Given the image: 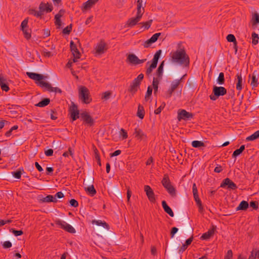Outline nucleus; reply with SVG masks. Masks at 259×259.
<instances>
[{"instance_id": "f257e3e1", "label": "nucleus", "mask_w": 259, "mask_h": 259, "mask_svg": "<svg viewBox=\"0 0 259 259\" xmlns=\"http://www.w3.org/2000/svg\"><path fill=\"white\" fill-rule=\"evenodd\" d=\"M171 61L185 67H189L190 65V58L184 48L178 49L172 54Z\"/></svg>"}, {"instance_id": "f03ea898", "label": "nucleus", "mask_w": 259, "mask_h": 259, "mask_svg": "<svg viewBox=\"0 0 259 259\" xmlns=\"http://www.w3.org/2000/svg\"><path fill=\"white\" fill-rule=\"evenodd\" d=\"M26 75L30 79L35 80L36 83L39 84L40 87L45 88L46 90L50 92L53 91V87L50 83L42 80L45 78V76L42 74L34 72H27Z\"/></svg>"}, {"instance_id": "7ed1b4c3", "label": "nucleus", "mask_w": 259, "mask_h": 259, "mask_svg": "<svg viewBox=\"0 0 259 259\" xmlns=\"http://www.w3.org/2000/svg\"><path fill=\"white\" fill-rule=\"evenodd\" d=\"M176 218L178 221L179 224L185 225L184 227L180 228L181 230H183L186 234L193 233L194 229L189 222V217H184L182 214H177Z\"/></svg>"}, {"instance_id": "20e7f679", "label": "nucleus", "mask_w": 259, "mask_h": 259, "mask_svg": "<svg viewBox=\"0 0 259 259\" xmlns=\"http://www.w3.org/2000/svg\"><path fill=\"white\" fill-rule=\"evenodd\" d=\"M161 184L171 197H174L176 196V190L172 185L168 174H166L164 175L161 181Z\"/></svg>"}, {"instance_id": "39448f33", "label": "nucleus", "mask_w": 259, "mask_h": 259, "mask_svg": "<svg viewBox=\"0 0 259 259\" xmlns=\"http://www.w3.org/2000/svg\"><path fill=\"white\" fill-rule=\"evenodd\" d=\"M75 39L76 40V43H75L72 40H71L70 42V50L74 57L73 59V62L74 63L77 62V59L80 58L81 56V54L77 48V45L80 47H81V43L78 38H76Z\"/></svg>"}, {"instance_id": "423d86ee", "label": "nucleus", "mask_w": 259, "mask_h": 259, "mask_svg": "<svg viewBox=\"0 0 259 259\" xmlns=\"http://www.w3.org/2000/svg\"><path fill=\"white\" fill-rule=\"evenodd\" d=\"M227 94V90L223 87L214 85L212 94L209 96L210 100H217L220 96H223Z\"/></svg>"}, {"instance_id": "0eeeda50", "label": "nucleus", "mask_w": 259, "mask_h": 259, "mask_svg": "<svg viewBox=\"0 0 259 259\" xmlns=\"http://www.w3.org/2000/svg\"><path fill=\"white\" fill-rule=\"evenodd\" d=\"M79 98L85 104H89L92 101L89 90L85 87H81L79 90Z\"/></svg>"}, {"instance_id": "6e6552de", "label": "nucleus", "mask_w": 259, "mask_h": 259, "mask_svg": "<svg viewBox=\"0 0 259 259\" xmlns=\"http://www.w3.org/2000/svg\"><path fill=\"white\" fill-rule=\"evenodd\" d=\"M69 112L70 115V118L72 122L76 120L80 117V113L78 109V107L74 102H71V106L69 107Z\"/></svg>"}, {"instance_id": "1a4fd4ad", "label": "nucleus", "mask_w": 259, "mask_h": 259, "mask_svg": "<svg viewBox=\"0 0 259 259\" xmlns=\"http://www.w3.org/2000/svg\"><path fill=\"white\" fill-rule=\"evenodd\" d=\"M80 117L84 124L88 126L91 127L94 125L95 120L88 112L86 111L81 112L80 114Z\"/></svg>"}, {"instance_id": "9d476101", "label": "nucleus", "mask_w": 259, "mask_h": 259, "mask_svg": "<svg viewBox=\"0 0 259 259\" xmlns=\"http://www.w3.org/2000/svg\"><path fill=\"white\" fill-rule=\"evenodd\" d=\"M55 224L60 226L61 229L70 233L73 234L76 232L75 229L72 226L61 220H56Z\"/></svg>"}, {"instance_id": "9b49d317", "label": "nucleus", "mask_w": 259, "mask_h": 259, "mask_svg": "<svg viewBox=\"0 0 259 259\" xmlns=\"http://www.w3.org/2000/svg\"><path fill=\"white\" fill-rule=\"evenodd\" d=\"M193 116V113L187 112L185 109H180L178 112L177 118L179 121H181L182 119L188 120L192 118Z\"/></svg>"}, {"instance_id": "f8f14e48", "label": "nucleus", "mask_w": 259, "mask_h": 259, "mask_svg": "<svg viewBox=\"0 0 259 259\" xmlns=\"http://www.w3.org/2000/svg\"><path fill=\"white\" fill-rule=\"evenodd\" d=\"M259 77V70H254L252 74L249 75V78L251 79L250 85L252 89H255L259 83L258 81Z\"/></svg>"}, {"instance_id": "ddd939ff", "label": "nucleus", "mask_w": 259, "mask_h": 259, "mask_svg": "<svg viewBox=\"0 0 259 259\" xmlns=\"http://www.w3.org/2000/svg\"><path fill=\"white\" fill-rule=\"evenodd\" d=\"M220 187L224 188L227 187L228 189L233 190H236L237 188V185L228 178L223 180Z\"/></svg>"}, {"instance_id": "4468645a", "label": "nucleus", "mask_w": 259, "mask_h": 259, "mask_svg": "<svg viewBox=\"0 0 259 259\" xmlns=\"http://www.w3.org/2000/svg\"><path fill=\"white\" fill-rule=\"evenodd\" d=\"M38 8L40 13H42V15H44L45 12L46 13H50L52 12L53 9V7L51 4H50L48 3L45 4L43 2L40 3Z\"/></svg>"}, {"instance_id": "2eb2a0df", "label": "nucleus", "mask_w": 259, "mask_h": 259, "mask_svg": "<svg viewBox=\"0 0 259 259\" xmlns=\"http://www.w3.org/2000/svg\"><path fill=\"white\" fill-rule=\"evenodd\" d=\"M144 191L149 200L151 202L154 203L155 202V194L152 188L148 185H145L144 186Z\"/></svg>"}, {"instance_id": "dca6fc26", "label": "nucleus", "mask_w": 259, "mask_h": 259, "mask_svg": "<svg viewBox=\"0 0 259 259\" xmlns=\"http://www.w3.org/2000/svg\"><path fill=\"white\" fill-rule=\"evenodd\" d=\"M164 61H162L159 64L157 69L156 71L155 75L156 77H153V79H156L158 81H160L162 79L163 67L164 66Z\"/></svg>"}, {"instance_id": "f3484780", "label": "nucleus", "mask_w": 259, "mask_h": 259, "mask_svg": "<svg viewBox=\"0 0 259 259\" xmlns=\"http://www.w3.org/2000/svg\"><path fill=\"white\" fill-rule=\"evenodd\" d=\"M217 227L214 225H212L211 228L209 229L207 232L203 233L202 235L201 236L200 239L201 240H208L210 237H211L214 233V231L216 230Z\"/></svg>"}, {"instance_id": "a211bd4d", "label": "nucleus", "mask_w": 259, "mask_h": 259, "mask_svg": "<svg viewBox=\"0 0 259 259\" xmlns=\"http://www.w3.org/2000/svg\"><path fill=\"white\" fill-rule=\"evenodd\" d=\"M134 134L135 135L136 138L140 140H144L147 138L146 135L142 131V130L139 128H136L135 129Z\"/></svg>"}, {"instance_id": "6ab92c4d", "label": "nucleus", "mask_w": 259, "mask_h": 259, "mask_svg": "<svg viewBox=\"0 0 259 259\" xmlns=\"http://www.w3.org/2000/svg\"><path fill=\"white\" fill-rule=\"evenodd\" d=\"M39 198H40V196H38ZM39 201L40 202H57V199L54 197V196L52 195H48L45 197H42V198H39Z\"/></svg>"}, {"instance_id": "aec40b11", "label": "nucleus", "mask_w": 259, "mask_h": 259, "mask_svg": "<svg viewBox=\"0 0 259 259\" xmlns=\"http://www.w3.org/2000/svg\"><path fill=\"white\" fill-rule=\"evenodd\" d=\"M141 20L137 17H132L130 18L126 22L125 27H133L137 25Z\"/></svg>"}, {"instance_id": "412c9836", "label": "nucleus", "mask_w": 259, "mask_h": 259, "mask_svg": "<svg viewBox=\"0 0 259 259\" xmlns=\"http://www.w3.org/2000/svg\"><path fill=\"white\" fill-rule=\"evenodd\" d=\"M63 13L64 11L63 10H60L59 13L55 16V24L57 26V28L58 29H60L62 25V22L60 18L62 17Z\"/></svg>"}, {"instance_id": "4be33fe9", "label": "nucleus", "mask_w": 259, "mask_h": 259, "mask_svg": "<svg viewBox=\"0 0 259 259\" xmlns=\"http://www.w3.org/2000/svg\"><path fill=\"white\" fill-rule=\"evenodd\" d=\"M161 204L164 211L168 214L171 217H173L174 216V212L171 208L167 205L166 202L165 200H163L161 202Z\"/></svg>"}, {"instance_id": "5701e85b", "label": "nucleus", "mask_w": 259, "mask_h": 259, "mask_svg": "<svg viewBox=\"0 0 259 259\" xmlns=\"http://www.w3.org/2000/svg\"><path fill=\"white\" fill-rule=\"evenodd\" d=\"M140 85L138 82H137L133 80L128 89V92H130L133 95L137 91L138 89L140 88Z\"/></svg>"}, {"instance_id": "b1692460", "label": "nucleus", "mask_w": 259, "mask_h": 259, "mask_svg": "<svg viewBox=\"0 0 259 259\" xmlns=\"http://www.w3.org/2000/svg\"><path fill=\"white\" fill-rule=\"evenodd\" d=\"M106 46V44L104 41H101L96 47V53L98 54H103L105 52V50H106L105 49Z\"/></svg>"}, {"instance_id": "393cba45", "label": "nucleus", "mask_w": 259, "mask_h": 259, "mask_svg": "<svg viewBox=\"0 0 259 259\" xmlns=\"http://www.w3.org/2000/svg\"><path fill=\"white\" fill-rule=\"evenodd\" d=\"M237 82L236 83V89L241 91L243 88V79L241 72H238L236 75Z\"/></svg>"}, {"instance_id": "a878e982", "label": "nucleus", "mask_w": 259, "mask_h": 259, "mask_svg": "<svg viewBox=\"0 0 259 259\" xmlns=\"http://www.w3.org/2000/svg\"><path fill=\"white\" fill-rule=\"evenodd\" d=\"M92 223L93 224H95L97 226H102L103 228L106 229L107 230H109L110 229L109 225L105 221L94 220H92Z\"/></svg>"}, {"instance_id": "bb28decb", "label": "nucleus", "mask_w": 259, "mask_h": 259, "mask_svg": "<svg viewBox=\"0 0 259 259\" xmlns=\"http://www.w3.org/2000/svg\"><path fill=\"white\" fill-rule=\"evenodd\" d=\"M249 204L248 203L245 201L242 200L239 205L237 207L236 210V211L238 210H246L248 208Z\"/></svg>"}, {"instance_id": "cd10ccee", "label": "nucleus", "mask_w": 259, "mask_h": 259, "mask_svg": "<svg viewBox=\"0 0 259 259\" xmlns=\"http://www.w3.org/2000/svg\"><path fill=\"white\" fill-rule=\"evenodd\" d=\"M145 114V110L144 107L139 104L138 108V110L137 112V116L140 118V119H143L144 115Z\"/></svg>"}, {"instance_id": "c85d7f7f", "label": "nucleus", "mask_w": 259, "mask_h": 259, "mask_svg": "<svg viewBox=\"0 0 259 259\" xmlns=\"http://www.w3.org/2000/svg\"><path fill=\"white\" fill-rule=\"evenodd\" d=\"M84 190L86 192L91 196H94L97 193V191L95 189L93 185L88 186L87 187H85Z\"/></svg>"}, {"instance_id": "c756f323", "label": "nucleus", "mask_w": 259, "mask_h": 259, "mask_svg": "<svg viewBox=\"0 0 259 259\" xmlns=\"http://www.w3.org/2000/svg\"><path fill=\"white\" fill-rule=\"evenodd\" d=\"M0 86L3 91L8 92L10 89L6 79L3 77H0Z\"/></svg>"}, {"instance_id": "7c9ffc66", "label": "nucleus", "mask_w": 259, "mask_h": 259, "mask_svg": "<svg viewBox=\"0 0 259 259\" xmlns=\"http://www.w3.org/2000/svg\"><path fill=\"white\" fill-rule=\"evenodd\" d=\"M50 103V99L49 98H44L38 103L36 104L35 106L39 107H44L49 105Z\"/></svg>"}, {"instance_id": "2f4dec72", "label": "nucleus", "mask_w": 259, "mask_h": 259, "mask_svg": "<svg viewBox=\"0 0 259 259\" xmlns=\"http://www.w3.org/2000/svg\"><path fill=\"white\" fill-rule=\"evenodd\" d=\"M22 172H24V169L22 167L19 168L16 171H14L12 172V176L17 179H20L21 177V175Z\"/></svg>"}, {"instance_id": "473e14b6", "label": "nucleus", "mask_w": 259, "mask_h": 259, "mask_svg": "<svg viewBox=\"0 0 259 259\" xmlns=\"http://www.w3.org/2000/svg\"><path fill=\"white\" fill-rule=\"evenodd\" d=\"M127 60L130 63L137 65L138 57L134 54H131L128 55L127 58Z\"/></svg>"}, {"instance_id": "72a5a7b5", "label": "nucleus", "mask_w": 259, "mask_h": 259, "mask_svg": "<svg viewBox=\"0 0 259 259\" xmlns=\"http://www.w3.org/2000/svg\"><path fill=\"white\" fill-rule=\"evenodd\" d=\"M187 84L191 90H194L196 88V83L194 78H189L187 81Z\"/></svg>"}, {"instance_id": "f704fd0d", "label": "nucleus", "mask_w": 259, "mask_h": 259, "mask_svg": "<svg viewBox=\"0 0 259 259\" xmlns=\"http://www.w3.org/2000/svg\"><path fill=\"white\" fill-rule=\"evenodd\" d=\"M94 4L91 0H88L83 4L81 10L83 12L90 9Z\"/></svg>"}, {"instance_id": "c9c22d12", "label": "nucleus", "mask_w": 259, "mask_h": 259, "mask_svg": "<svg viewBox=\"0 0 259 259\" xmlns=\"http://www.w3.org/2000/svg\"><path fill=\"white\" fill-rule=\"evenodd\" d=\"M192 146L194 148H201L202 147H205V145L202 141H193L192 142Z\"/></svg>"}, {"instance_id": "e433bc0d", "label": "nucleus", "mask_w": 259, "mask_h": 259, "mask_svg": "<svg viewBox=\"0 0 259 259\" xmlns=\"http://www.w3.org/2000/svg\"><path fill=\"white\" fill-rule=\"evenodd\" d=\"M259 138V130L254 132L251 135L247 137L246 140L247 141H252L258 139Z\"/></svg>"}, {"instance_id": "4c0bfd02", "label": "nucleus", "mask_w": 259, "mask_h": 259, "mask_svg": "<svg viewBox=\"0 0 259 259\" xmlns=\"http://www.w3.org/2000/svg\"><path fill=\"white\" fill-rule=\"evenodd\" d=\"M162 53V51L161 50H159L157 51L154 54L153 58L152 59L151 62L154 63V64L157 65L158 60L160 57V55Z\"/></svg>"}, {"instance_id": "58836bf2", "label": "nucleus", "mask_w": 259, "mask_h": 259, "mask_svg": "<svg viewBox=\"0 0 259 259\" xmlns=\"http://www.w3.org/2000/svg\"><path fill=\"white\" fill-rule=\"evenodd\" d=\"M194 199L196 202V204L198 207V210L200 212H202L203 211V207L202 206L201 201L200 199L199 198V196L194 197Z\"/></svg>"}, {"instance_id": "ea45409f", "label": "nucleus", "mask_w": 259, "mask_h": 259, "mask_svg": "<svg viewBox=\"0 0 259 259\" xmlns=\"http://www.w3.org/2000/svg\"><path fill=\"white\" fill-rule=\"evenodd\" d=\"M252 25H256L259 23V14L257 13H254L251 19Z\"/></svg>"}, {"instance_id": "a19ab883", "label": "nucleus", "mask_w": 259, "mask_h": 259, "mask_svg": "<svg viewBox=\"0 0 259 259\" xmlns=\"http://www.w3.org/2000/svg\"><path fill=\"white\" fill-rule=\"evenodd\" d=\"M217 83L220 85H223L225 83V77L224 73L223 72H220L219 74V76L217 79Z\"/></svg>"}, {"instance_id": "79ce46f5", "label": "nucleus", "mask_w": 259, "mask_h": 259, "mask_svg": "<svg viewBox=\"0 0 259 259\" xmlns=\"http://www.w3.org/2000/svg\"><path fill=\"white\" fill-rule=\"evenodd\" d=\"M157 65L151 62V65L148 68H147L146 70V74L147 76H149L150 75H151L153 70L157 67Z\"/></svg>"}, {"instance_id": "37998d69", "label": "nucleus", "mask_w": 259, "mask_h": 259, "mask_svg": "<svg viewBox=\"0 0 259 259\" xmlns=\"http://www.w3.org/2000/svg\"><path fill=\"white\" fill-rule=\"evenodd\" d=\"M29 14L32 15L37 18H41L42 14L40 13L39 10L38 11H36L34 9H30L29 10Z\"/></svg>"}, {"instance_id": "c03bdc74", "label": "nucleus", "mask_w": 259, "mask_h": 259, "mask_svg": "<svg viewBox=\"0 0 259 259\" xmlns=\"http://www.w3.org/2000/svg\"><path fill=\"white\" fill-rule=\"evenodd\" d=\"M252 43L253 45H256L258 43V35L255 32H253L251 34Z\"/></svg>"}, {"instance_id": "a18cd8bd", "label": "nucleus", "mask_w": 259, "mask_h": 259, "mask_svg": "<svg viewBox=\"0 0 259 259\" xmlns=\"http://www.w3.org/2000/svg\"><path fill=\"white\" fill-rule=\"evenodd\" d=\"M181 82V79H176L171 82L170 87L175 91L177 89Z\"/></svg>"}, {"instance_id": "49530a36", "label": "nucleus", "mask_w": 259, "mask_h": 259, "mask_svg": "<svg viewBox=\"0 0 259 259\" xmlns=\"http://www.w3.org/2000/svg\"><path fill=\"white\" fill-rule=\"evenodd\" d=\"M94 182V178L92 176H89L87 178L86 180L83 184L88 186L93 185Z\"/></svg>"}, {"instance_id": "de8ad7c7", "label": "nucleus", "mask_w": 259, "mask_h": 259, "mask_svg": "<svg viewBox=\"0 0 259 259\" xmlns=\"http://www.w3.org/2000/svg\"><path fill=\"white\" fill-rule=\"evenodd\" d=\"M152 93V88L151 86H148L147 88V92L145 96V100L146 101H147L149 97L151 96Z\"/></svg>"}, {"instance_id": "09e8293b", "label": "nucleus", "mask_w": 259, "mask_h": 259, "mask_svg": "<svg viewBox=\"0 0 259 259\" xmlns=\"http://www.w3.org/2000/svg\"><path fill=\"white\" fill-rule=\"evenodd\" d=\"M72 24H70L63 29L62 32L64 34L69 35L72 31Z\"/></svg>"}, {"instance_id": "8fccbe9b", "label": "nucleus", "mask_w": 259, "mask_h": 259, "mask_svg": "<svg viewBox=\"0 0 259 259\" xmlns=\"http://www.w3.org/2000/svg\"><path fill=\"white\" fill-rule=\"evenodd\" d=\"M21 30L24 33L25 38L27 40L29 39L31 36V33L29 32V30L27 28H24L23 29H22Z\"/></svg>"}, {"instance_id": "3c124183", "label": "nucleus", "mask_w": 259, "mask_h": 259, "mask_svg": "<svg viewBox=\"0 0 259 259\" xmlns=\"http://www.w3.org/2000/svg\"><path fill=\"white\" fill-rule=\"evenodd\" d=\"M226 39L228 42H233V43L237 42V40H236V39L235 36L232 34H228L226 37Z\"/></svg>"}, {"instance_id": "603ef678", "label": "nucleus", "mask_w": 259, "mask_h": 259, "mask_svg": "<svg viewBox=\"0 0 259 259\" xmlns=\"http://www.w3.org/2000/svg\"><path fill=\"white\" fill-rule=\"evenodd\" d=\"M159 81L157 80L156 79H153L152 85L154 89V93H155L158 91V84Z\"/></svg>"}, {"instance_id": "864d4df0", "label": "nucleus", "mask_w": 259, "mask_h": 259, "mask_svg": "<svg viewBox=\"0 0 259 259\" xmlns=\"http://www.w3.org/2000/svg\"><path fill=\"white\" fill-rule=\"evenodd\" d=\"M165 105L166 104H165V102H162L161 103V104L160 105V106L157 109L155 110L154 113L155 114H160L161 113L162 110H163L164 109V108L165 107Z\"/></svg>"}, {"instance_id": "5fc2aeb1", "label": "nucleus", "mask_w": 259, "mask_h": 259, "mask_svg": "<svg viewBox=\"0 0 259 259\" xmlns=\"http://www.w3.org/2000/svg\"><path fill=\"white\" fill-rule=\"evenodd\" d=\"M152 21H153L152 20H149L148 21H146L145 22L141 23L140 24L143 25V26L144 27V28L145 29H148L151 26V24L152 23Z\"/></svg>"}, {"instance_id": "6e6d98bb", "label": "nucleus", "mask_w": 259, "mask_h": 259, "mask_svg": "<svg viewBox=\"0 0 259 259\" xmlns=\"http://www.w3.org/2000/svg\"><path fill=\"white\" fill-rule=\"evenodd\" d=\"M10 231L13 233L15 236H19L23 234V232L22 230H16L13 228L11 229Z\"/></svg>"}, {"instance_id": "4d7b16f0", "label": "nucleus", "mask_w": 259, "mask_h": 259, "mask_svg": "<svg viewBox=\"0 0 259 259\" xmlns=\"http://www.w3.org/2000/svg\"><path fill=\"white\" fill-rule=\"evenodd\" d=\"M154 42L152 41V39L149 38L144 42V43L143 44V46L145 48H148L150 47L151 46V45Z\"/></svg>"}, {"instance_id": "13d9d810", "label": "nucleus", "mask_w": 259, "mask_h": 259, "mask_svg": "<svg viewBox=\"0 0 259 259\" xmlns=\"http://www.w3.org/2000/svg\"><path fill=\"white\" fill-rule=\"evenodd\" d=\"M161 35V33L160 32L156 33L153 34L151 37L150 38L152 39V41L154 43L158 39L159 37Z\"/></svg>"}, {"instance_id": "bf43d9fd", "label": "nucleus", "mask_w": 259, "mask_h": 259, "mask_svg": "<svg viewBox=\"0 0 259 259\" xmlns=\"http://www.w3.org/2000/svg\"><path fill=\"white\" fill-rule=\"evenodd\" d=\"M144 78V74L143 73L140 74L136 78H135L133 80L135 81L138 82L139 84H141V81Z\"/></svg>"}, {"instance_id": "052dcab7", "label": "nucleus", "mask_w": 259, "mask_h": 259, "mask_svg": "<svg viewBox=\"0 0 259 259\" xmlns=\"http://www.w3.org/2000/svg\"><path fill=\"white\" fill-rule=\"evenodd\" d=\"M2 246L4 248L7 249L11 247L12 244L10 241H6L3 243Z\"/></svg>"}, {"instance_id": "680f3d73", "label": "nucleus", "mask_w": 259, "mask_h": 259, "mask_svg": "<svg viewBox=\"0 0 259 259\" xmlns=\"http://www.w3.org/2000/svg\"><path fill=\"white\" fill-rule=\"evenodd\" d=\"M169 248L174 250H175L176 249H177L179 248L177 244L175 242L174 240H171L169 244Z\"/></svg>"}, {"instance_id": "e2e57ef3", "label": "nucleus", "mask_w": 259, "mask_h": 259, "mask_svg": "<svg viewBox=\"0 0 259 259\" xmlns=\"http://www.w3.org/2000/svg\"><path fill=\"white\" fill-rule=\"evenodd\" d=\"M250 206L256 210L258 207V202L256 201H251L250 202Z\"/></svg>"}, {"instance_id": "0e129e2a", "label": "nucleus", "mask_w": 259, "mask_h": 259, "mask_svg": "<svg viewBox=\"0 0 259 259\" xmlns=\"http://www.w3.org/2000/svg\"><path fill=\"white\" fill-rule=\"evenodd\" d=\"M51 118L52 120H56L57 119V113L55 110L51 109Z\"/></svg>"}, {"instance_id": "69168bd1", "label": "nucleus", "mask_w": 259, "mask_h": 259, "mask_svg": "<svg viewBox=\"0 0 259 259\" xmlns=\"http://www.w3.org/2000/svg\"><path fill=\"white\" fill-rule=\"evenodd\" d=\"M69 203H70V206H71L72 207H76L78 206V202L74 199H71L69 201Z\"/></svg>"}, {"instance_id": "338daca9", "label": "nucleus", "mask_w": 259, "mask_h": 259, "mask_svg": "<svg viewBox=\"0 0 259 259\" xmlns=\"http://www.w3.org/2000/svg\"><path fill=\"white\" fill-rule=\"evenodd\" d=\"M233 252L232 250H228L225 256V259H232Z\"/></svg>"}, {"instance_id": "774afa93", "label": "nucleus", "mask_w": 259, "mask_h": 259, "mask_svg": "<svg viewBox=\"0 0 259 259\" xmlns=\"http://www.w3.org/2000/svg\"><path fill=\"white\" fill-rule=\"evenodd\" d=\"M42 55L45 57H50L53 56L52 53L51 52L47 51L46 49H44L43 50Z\"/></svg>"}]
</instances>
